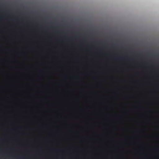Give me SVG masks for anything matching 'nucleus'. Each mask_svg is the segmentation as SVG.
I'll list each match as a JSON object with an SVG mask.
<instances>
[{
    "mask_svg": "<svg viewBox=\"0 0 159 159\" xmlns=\"http://www.w3.org/2000/svg\"><path fill=\"white\" fill-rule=\"evenodd\" d=\"M96 78H97L96 77H94V79H96Z\"/></svg>",
    "mask_w": 159,
    "mask_h": 159,
    "instance_id": "f257e3e1",
    "label": "nucleus"
}]
</instances>
